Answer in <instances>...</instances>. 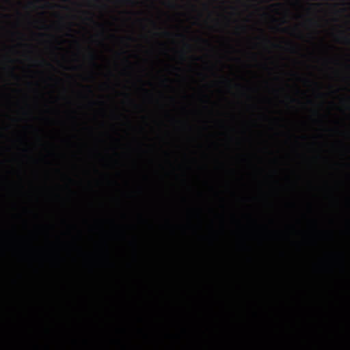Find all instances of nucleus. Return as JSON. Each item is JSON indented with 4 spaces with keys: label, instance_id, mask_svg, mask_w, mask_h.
I'll list each match as a JSON object with an SVG mask.
<instances>
[{
    "label": "nucleus",
    "instance_id": "f257e3e1",
    "mask_svg": "<svg viewBox=\"0 0 350 350\" xmlns=\"http://www.w3.org/2000/svg\"><path fill=\"white\" fill-rule=\"evenodd\" d=\"M127 2L131 4H133L135 3L134 0H127Z\"/></svg>",
    "mask_w": 350,
    "mask_h": 350
}]
</instances>
